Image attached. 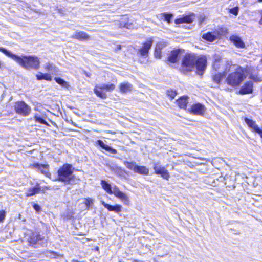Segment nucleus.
Returning a JSON list of instances; mask_svg holds the SVG:
<instances>
[{
	"mask_svg": "<svg viewBox=\"0 0 262 262\" xmlns=\"http://www.w3.org/2000/svg\"><path fill=\"white\" fill-rule=\"evenodd\" d=\"M54 80L60 85L61 86L69 89L70 87V85L69 83L65 80H64L63 79L60 78V77H55L54 78Z\"/></svg>",
	"mask_w": 262,
	"mask_h": 262,
	"instance_id": "31",
	"label": "nucleus"
},
{
	"mask_svg": "<svg viewBox=\"0 0 262 262\" xmlns=\"http://www.w3.org/2000/svg\"><path fill=\"white\" fill-rule=\"evenodd\" d=\"M123 164L126 166L127 169L132 170L135 172V167L137 165L134 162L125 161L123 162Z\"/></svg>",
	"mask_w": 262,
	"mask_h": 262,
	"instance_id": "33",
	"label": "nucleus"
},
{
	"mask_svg": "<svg viewBox=\"0 0 262 262\" xmlns=\"http://www.w3.org/2000/svg\"><path fill=\"white\" fill-rule=\"evenodd\" d=\"M6 215V212L4 210H0V223L3 222Z\"/></svg>",
	"mask_w": 262,
	"mask_h": 262,
	"instance_id": "37",
	"label": "nucleus"
},
{
	"mask_svg": "<svg viewBox=\"0 0 262 262\" xmlns=\"http://www.w3.org/2000/svg\"><path fill=\"white\" fill-rule=\"evenodd\" d=\"M33 207L34 209L37 212H39L41 210L40 206L37 204L34 203L33 204Z\"/></svg>",
	"mask_w": 262,
	"mask_h": 262,
	"instance_id": "40",
	"label": "nucleus"
},
{
	"mask_svg": "<svg viewBox=\"0 0 262 262\" xmlns=\"http://www.w3.org/2000/svg\"><path fill=\"white\" fill-rule=\"evenodd\" d=\"M100 184L102 188L107 193L110 194H114L116 198L119 199L122 202H123L125 205L127 206L129 205L130 200L129 198L125 193L120 191L117 186H114L113 191L112 189V188L111 185L109 184L106 181L103 180H101Z\"/></svg>",
	"mask_w": 262,
	"mask_h": 262,
	"instance_id": "4",
	"label": "nucleus"
},
{
	"mask_svg": "<svg viewBox=\"0 0 262 262\" xmlns=\"http://www.w3.org/2000/svg\"><path fill=\"white\" fill-rule=\"evenodd\" d=\"M221 35L222 34L220 33V31L215 30L212 32H208L203 34L202 37L204 40L208 42H212L218 37H220Z\"/></svg>",
	"mask_w": 262,
	"mask_h": 262,
	"instance_id": "15",
	"label": "nucleus"
},
{
	"mask_svg": "<svg viewBox=\"0 0 262 262\" xmlns=\"http://www.w3.org/2000/svg\"><path fill=\"white\" fill-rule=\"evenodd\" d=\"M194 17L195 14L191 12L187 15H183L180 17L176 18L174 20V23L177 25L191 24L194 21Z\"/></svg>",
	"mask_w": 262,
	"mask_h": 262,
	"instance_id": "14",
	"label": "nucleus"
},
{
	"mask_svg": "<svg viewBox=\"0 0 262 262\" xmlns=\"http://www.w3.org/2000/svg\"><path fill=\"white\" fill-rule=\"evenodd\" d=\"M34 118L35 119V122L40 123L41 124L46 125L47 126H49L48 123L43 119L40 118V117L38 116L37 115H35L34 116Z\"/></svg>",
	"mask_w": 262,
	"mask_h": 262,
	"instance_id": "36",
	"label": "nucleus"
},
{
	"mask_svg": "<svg viewBox=\"0 0 262 262\" xmlns=\"http://www.w3.org/2000/svg\"><path fill=\"white\" fill-rule=\"evenodd\" d=\"M261 61L262 62V59H261Z\"/></svg>",
	"mask_w": 262,
	"mask_h": 262,
	"instance_id": "49",
	"label": "nucleus"
},
{
	"mask_svg": "<svg viewBox=\"0 0 262 262\" xmlns=\"http://www.w3.org/2000/svg\"><path fill=\"white\" fill-rule=\"evenodd\" d=\"M135 172L142 175H148L149 169L145 166L137 165L135 167Z\"/></svg>",
	"mask_w": 262,
	"mask_h": 262,
	"instance_id": "28",
	"label": "nucleus"
},
{
	"mask_svg": "<svg viewBox=\"0 0 262 262\" xmlns=\"http://www.w3.org/2000/svg\"><path fill=\"white\" fill-rule=\"evenodd\" d=\"M86 241H91V239H90V238H86Z\"/></svg>",
	"mask_w": 262,
	"mask_h": 262,
	"instance_id": "47",
	"label": "nucleus"
},
{
	"mask_svg": "<svg viewBox=\"0 0 262 262\" xmlns=\"http://www.w3.org/2000/svg\"><path fill=\"white\" fill-rule=\"evenodd\" d=\"M259 2H262V0H258Z\"/></svg>",
	"mask_w": 262,
	"mask_h": 262,
	"instance_id": "48",
	"label": "nucleus"
},
{
	"mask_svg": "<svg viewBox=\"0 0 262 262\" xmlns=\"http://www.w3.org/2000/svg\"><path fill=\"white\" fill-rule=\"evenodd\" d=\"M188 99L187 96H182L176 100V104L180 109L186 110L188 103Z\"/></svg>",
	"mask_w": 262,
	"mask_h": 262,
	"instance_id": "23",
	"label": "nucleus"
},
{
	"mask_svg": "<svg viewBox=\"0 0 262 262\" xmlns=\"http://www.w3.org/2000/svg\"><path fill=\"white\" fill-rule=\"evenodd\" d=\"M230 41L238 49H244L246 47L244 42L238 36L232 35L230 36Z\"/></svg>",
	"mask_w": 262,
	"mask_h": 262,
	"instance_id": "21",
	"label": "nucleus"
},
{
	"mask_svg": "<svg viewBox=\"0 0 262 262\" xmlns=\"http://www.w3.org/2000/svg\"><path fill=\"white\" fill-rule=\"evenodd\" d=\"M154 173L157 175H160L161 177L166 180H168L170 178V174L168 170L164 167H158L155 164L154 165Z\"/></svg>",
	"mask_w": 262,
	"mask_h": 262,
	"instance_id": "17",
	"label": "nucleus"
},
{
	"mask_svg": "<svg viewBox=\"0 0 262 262\" xmlns=\"http://www.w3.org/2000/svg\"><path fill=\"white\" fill-rule=\"evenodd\" d=\"M73 169L74 168L71 164H63L57 170V176L56 180L65 184L71 183L75 178V176L72 174Z\"/></svg>",
	"mask_w": 262,
	"mask_h": 262,
	"instance_id": "3",
	"label": "nucleus"
},
{
	"mask_svg": "<svg viewBox=\"0 0 262 262\" xmlns=\"http://www.w3.org/2000/svg\"><path fill=\"white\" fill-rule=\"evenodd\" d=\"M133 85L128 82L121 83L119 85V89L121 93H127L133 90Z\"/></svg>",
	"mask_w": 262,
	"mask_h": 262,
	"instance_id": "26",
	"label": "nucleus"
},
{
	"mask_svg": "<svg viewBox=\"0 0 262 262\" xmlns=\"http://www.w3.org/2000/svg\"><path fill=\"white\" fill-rule=\"evenodd\" d=\"M238 7H235L232 9H230V13L233 14L235 16H237L238 12Z\"/></svg>",
	"mask_w": 262,
	"mask_h": 262,
	"instance_id": "38",
	"label": "nucleus"
},
{
	"mask_svg": "<svg viewBox=\"0 0 262 262\" xmlns=\"http://www.w3.org/2000/svg\"><path fill=\"white\" fill-rule=\"evenodd\" d=\"M206 112L204 104L199 102L192 104L189 109V112L194 115L203 116Z\"/></svg>",
	"mask_w": 262,
	"mask_h": 262,
	"instance_id": "12",
	"label": "nucleus"
},
{
	"mask_svg": "<svg viewBox=\"0 0 262 262\" xmlns=\"http://www.w3.org/2000/svg\"><path fill=\"white\" fill-rule=\"evenodd\" d=\"M212 81L218 84L223 83H226L229 85V74H228V71L225 69L222 72L215 73L211 76Z\"/></svg>",
	"mask_w": 262,
	"mask_h": 262,
	"instance_id": "9",
	"label": "nucleus"
},
{
	"mask_svg": "<svg viewBox=\"0 0 262 262\" xmlns=\"http://www.w3.org/2000/svg\"><path fill=\"white\" fill-rule=\"evenodd\" d=\"M121 46L120 45H118L117 47H116V49L115 50V51L117 52L119 50H120L121 49Z\"/></svg>",
	"mask_w": 262,
	"mask_h": 262,
	"instance_id": "42",
	"label": "nucleus"
},
{
	"mask_svg": "<svg viewBox=\"0 0 262 262\" xmlns=\"http://www.w3.org/2000/svg\"><path fill=\"white\" fill-rule=\"evenodd\" d=\"M207 58L205 55H198L193 52H187L182 57L179 71L183 74H187L195 68L196 75L202 76L206 70Z\"/></svg>",
	"mask_w": 262,
	"mask_h": 262,
	"instance_id": "1",
	"label": "nucleus"
},
{
	"mask_svg": "<svg viewBox=\"0 0 262 262\" xmlns=\"http://www.w3.org/2000/svg\"><path fill=\"white\" fill-rule=\"evenodd\" d=\"M0 51L12 58L23 68L27 70H38L40 67V60L38 57L32 55L19 56L12 53L4 48L0 47Z\"/></svg>",
	"mask_w": 262,
	"mask_h": 262,
	"instance_id": "2",
	"label": "nucleus"
},
{
	"mask_svg": "<svg viewBox=\"0 0 262 262\" xmlns=\"http://www.w3.org/2000/svg\"><path fill=\"white\" fill-rule=\"evenodd\" d=\"M45 188L46 189H47V190H48V189H49V187H48V186H45Z\"/></svg>",
	"mask_w": 262,
	"mask_h": 262,
	"instance_id": "46",
	"label": "nucleus"
},
{
	"mask_svg": "<svg viewBox=\"0 0 262 262\" xmlns=\"http://www.w3.org/2000/svg\"><path fill=\"white\" fill-rule=\"evenodd\" d=\"M134 262H143V261H140V260H139L137 259H135V260H134Z\"/></svg>",
	"mask_w": 262,
	"mask_h": 262,
	"instance_id": "45",
	"label": "nucleus"
},
{
	"mask_svg": "<svg viewBox=\"0 0 262 262\" xmlns=\"http://www.w3.org/2000/svg\"><path fill=\"white\" fill-rule=\"evenodd\" d=\"M84 204L85 205L86 210H89L91 205L93 203V200L90 198H84Z\"/></svg>",
	"mask_w": 262,
	"mask_h": 262,
	"instance_id": "35",
	"label": "nucleus"
},
{
	"mask_svg": "<svg viewBox=\"0 0 262 262\" xmlns=\"http://www.w3.org/2000/svg\"><path fill=\"white\" fill-rule=\"evenodd\" d=\"M29 167L37 169L40 172L47 177L51 176L49 171V165L47 163L40 164L38 162L30 164Z\"/></svg>",
	"mask_w": 262,
	"mask_h": 262,
	"instance_id": "13",
	"label": "nucleus"
},
{
	"mask_svg": "<svg viewBox=\"0 0 262 262\" xmlns=\"http://www.w3.org/2000/svg\"><path fill=\"white\" fill-rule=\"evenodd\" d=\"M153 42V38L150 37L142 43L141 46L137 50V53L140 56L147 57L148 56L149 50L151 48Z\"/></svg>",
	"mask_w": 262,
	"mask_h": 262,
	"instance_id": "10",
	"label": "nucleus"
},
{
	"mask_svg": "<svg viewBox=\"0 0 262 262\" xmlns=\"http://www.w3.org/2000/svg\"><path fill=\"white\" fill-rule=\"evenodd\" d=\"M76 235L78 236H84L85 235V234L83 233L82 232H78L76 234Z\"/></svg>",
	"mask_w": 262,
	"mask_h": 262,
	"instance_id": "43",
	"label": "nucleus"
},
{
	"mask_svg": "<svg viewBox=\"0 0 262 262\" xmlns=\"http://www.w3.org/2000/svg\"><path fill=\"white\" fill-rule=\"evenodd\" d=\"M119 25L121 27L130 29L133 26V23L127 14L122 15L120 18Z\"/></svg>",
	"mask_w": 262,
	"mask_h": 262,
	"instance_id": "20",
	"label": "nucleus"
},
{
	"mask_svg": "<svg viewBox=\"0 0 262 262\" xmlns=\"http://www.w3.org/2000/svg\"><path fill=\"white\" fill-rule=\"evenodd\" d=\"M96 146H99L102 149L105 150L111 154L116 155L117 154V150L111 146L107 145L101 140H97L95 143Z\"/></svg>",
	"mask_w": 262,
	"mask_h": 262,
	"instance_id": "22",
	"label": "nucleus"
},
{
	"mask_svg": "<svg viewBox=\"0 0 262 262\" xmlns=\"http://www.w3.org/2000/svg\"><path fill=\"white\" fill-rule=\"evenodd\" d=\"M164 46L162 44L157 45L154 50V57L157 59H160L162 57V50Z\"/></svg>",
	"mask_w": 262,
	"mask_h": 262,
	"instance_id": "30",
	"label": "nucleus"
},
{
	"mask_svg": "<svg viewBox=\"0 0 262 262\" xmlns=\"http://www.w3.org/2000/svg\"><path fill=\"white\" fill-rule=\"evenodd\" d=\"M251 78L256 82L262 81V77H258L257 76L253 75L251 76Z\"/></svg>",
	"mask_w": 262,
	"mask_h": 262,
	"instance_id": "39",
	"label": "nucleus"
},
{
	"mask_svg": "<svg viewBox=\"0 0 262 262\" xmlns=\"http://www.w3.org/2000/svg\"><path fill=\"white\" fill-rule=\"evenodd\" d=\"M248 75L247 70L238 67L235 71L230 74V85L233 86L239 85L247 77Z\"/></svg>",
	"mask_w": 262,
	"mask_h": 262,
	"instance_id": "6",
	"label": "nucleus"
},
{
	"mask_svg": "<svg viewBox=\"0 0 262 262\" xmlns=\"http://www.w3.org/2000/svg\"><path fill=\"white\" fill-rule=\"evenodd\" d=\"M184 52V50L180 48H174L171 50L167 56L166 61L168 64H174L178 62L181 54Z\"/></svg>",
	"mask_w": 262,
	"mask_h": 262,
	"instance_id": "11",
	"label": "nucleus"
},
{
	"mask_svg": "<svg viewBox=\"0 0 262 262\" xmlns=\"http://www.w3.org/2000/svg\"><path fill=\"white\" fill-rule=\"evenodd\" d=\"M71 38L80 41L89 40L91 38L90 36L84 31L75 32Z\"/></svg>",
	"mask_w": 262,
	"mask_h": 262,
	"instance_id": "19",
	"label": "nucleus"
},
{
	"mask_svg": "<svg viewBox=\"0 0 262 262\" xmlns=\"http://www.w3.org/2000/svg\"><path fill=\"white\" fill-rule=\"evenodd\" d=\"M244 120L248 127L253 132L258 134L262 137V129H260L253 120L245 117Z\"/></svg>",
	"mask_w": 262,
	"mask_h": 262,
	"instance_id": "18",
	"label": "nucleus"
},
{
	"mask_svg": "<svg viewBox=\"0 0 262 262\" xmlns=\"http://www.w3.org/2000/svg\"><path fill=\"white\" fill-rule=\"evenodd\" d=\"M161 15L164 17V20L167 23L170 24L171 23V19L173 17V15L171 13H162Z\"/></svg>",
	"mask_w": 262,
	"mask_h": 262,
	"instance_id": "34",
	"label": "nucleus"
},
{
	"mask_svg": "<svg viewBox=\"0 0 262 262\" xmlns=\"http://www.w3.org/2000/svg\"><path fill=\"white\" fill-rule=\"evenodd\" d=\"M115 88L116 85L113 83L97 85L94 88V92L98 97L105 99L107 98V95L104 92H112Z\"/></svg>",
	"mask_w": 262,
	"mask_h": 262,
	"instance_id": "7",
	"label": "nucleus"
},
{
	"mask_svg": "<svg viewBox=\"0 0 262 262\" xmlns=\"http://www.w3.org/2000/svg\"><path fill=\"white\" fill-rule=\"evenodd\" d=\"M45 69L47 71H50L53 69V64L50 63H47L45 67Z\"/></svg>",
	"mask_w": 262,
	"mask_h": 262,
	"instance_id": "41",
	"label": "nucleus"
},
{
	"mask_svg": "<svg viewBox=\"0 0 262 262\" xmlns=\"http://www.w3.org/2000/svg\"><path fill=\"white\" fill-rule=\"evenodd\" d=\"M166 94L169 99L172 100L174 99L177 95V92L176 90L169 89L167 90Z\"/></svg>",
	"mask_w": 262,
	"mask_h": 262,
	"instance_id": "32",
	"label": "nucleus"
},
{
	"mask_svg": "<svg viewBox=\"0 0 262 262\" xmlns=\"http://www.w3.org/2000/svg\"><path fill=\"white\" fill-rule=\"evenodd\" d=\"M253 83L251 81L245 82L237 92V94L240 95H246L251 94L253 92Z\"/></svg>",
	"mask_w": 262,
	"mask_h": 262,
	"instance_id": "16",
	"label": "nucleus"
},
{
	"mask_svg": "<svg viewBox=\"0 0 262 262\" xmlns=\"http://www.w3.org/2000/svg\"><path fill=\"white\" fill-rule=\"evenodd\" d=\"M36 78L38 80H45L48 81H51L52 80V77L51 74L49 73H42L41 72H39L36 75Z\"/></svg>",
	"mask_w": 262,
	"mask_h": 262,
	"instance_id": "29",
	"label": "nucleus"
},
{
	"mask_svg": "<svg viewBox=\"0 0 262 262\" xmlns=\"http://www.w3.org/2000/svg\"><path fill=\"white\" fill-rule=\"evenodd\" d=\"M49 231V230L48 228H47V231L45 232L37 228L35 229L34 230H30L27 239L28 245L36 248V245L45 240L46 238L47 237Z\"/></svg>",
	"mask_w": 262,
	"mask_h": 262,
	"instance_id": "5",
	"label": "nucleus"
},
{
	"mask_svg": "<svg viewBox=\"0 0 262 262\" xmlns=\"http://www.w3.org/2000/svg\"><path fill=\"white\" fill-rule=\"evenodd\" d=\"M14 110L16 114L23 116L29 115L31 111V107L23 100L15 102Z\"/></svg>",
	"mask_w": 262,
	"mask_h": 262,
	"instance_id": "8",
	"label": "nucleus"
},
{
	"mask_svg": "<svg viewBox=\"0 0 262 262\" xmlns=\"http://www.w3.org/2000/svg\"><path fill=\"white\" fill-rule=\"evenodd\" d=\"M213 61L212 63V68L217 71L220 69V63L222 62V57L217 54H214L213 56Z\"/></svg>",
	"mask_w": 262,
	"mask_h": 262,
	"instance_id": "27",
	"label": "nucleus"
},
{
	"mask_svg": "<svg viewBox=\"0 0 262 262\" xmlns=\"http://www.w3.org/2000/svg\"><path fill=\"white\" fill-rule=\"evenodd\" d=\"M41 191L40 184L37 183L33 187H31L27 190L25 193L26 197H30L39 193Z\"/></svg>",
	"mask_w": 262,
	"mask_h": 262,
	"instance_id": "24",
	"label": "nucleus"
},
{
	"mask_svg": "<svg viewBox=\"0 0 262 262\" xmlns=\"http://www.w3.org/2000/svg\"><path fill=\"white\" fill-rule=\"evenodd\" d=\"M102 205L104 208H106L108 211H114L115 213H119L122 211V206L120 204H115V205H112L106 203L104 201H102Z\"/></svg>",
	"mask_w": 262,
	"mask_h": 262,
	"instance_id": "25",
	"label": "nucleus"
},
{
	"mask_svg": "<svg viewBox=\"0 0 262 262\" xmlns=\"http://www.w3.org/2000/svg\"><path fill=\"white\" fill-rule=\"evenodd\" d=\"M106 132L108 134H115L116 133L114 131H112V130H107L106 131Z\"/></svg>",
	"mask_w": 262,
	"mask_h": 262,
	"instance_id": "44",
	"label": "nucleus"
}]
</instances>
